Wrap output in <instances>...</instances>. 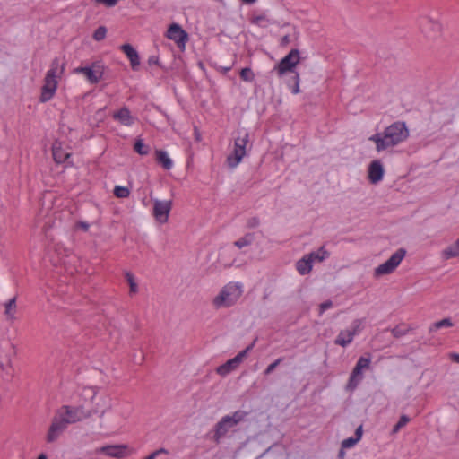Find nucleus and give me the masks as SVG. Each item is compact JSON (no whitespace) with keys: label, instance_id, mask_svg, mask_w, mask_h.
<instances>
[{"label":"nucleus","instance_id":"f257e3e1","mask_svg":"<svg viewBox=\"0 0 459 459\" xmlns=\"http://www.w3.org/2000/svg\"><path fill=\"white\" fill-rule=\"evenodd\" d=\"M91 415V411H85L82 406L63 405L52 419L46 437L47 442H55L69 424L81 421Z\"/></svg>","mask_w":459,"mask_h":459},{"label":"nucleus","instance_id":"f03ea898","mask_svg":"<svg viewBox=\"0 0 459 459\" xmlns=\"http://www.w3.org/2000/svg\"><path fill=\"white\" fill-rule=\"evenodd\" d=\"M410 136L409 128L404 121H394L383 132L372 134L368 140L376 145V151L381 152L394 148L405 142Z\"/></svg>","mask_w":459,"mask_h":459},{"label":"nucleus","instance_id":"7ed1b4c3","mask_svg":"<svg viewBox=\"0 0 459 459\" xmlns=\"http://www.w3.org/2000/svg\"><path fill=\"white\" fill-rule=\"evenodd\" d=\"M249 134L245 130L237 132L234 138L233 151L227 156L226 162L230 169L236 168L247 154V147L251 149L252 144L249 143Z\"/></svg>","mask_w":459,"mask_h":459},{"label":"nucleus","instance_id":"20e7f679","mask_svg":"<svg viewBox=\"0 0 459 459\" xmlns=\"http://www.w3.org/2000/svg\"><path fill=\"white\" fill-rule=\"evenodd\" d=\"M242 295L241 285L235 282H230L220 291L219 295L213 299V304L217 307H231Z\"/></svg>","mask_w":459,"mask_h":459},{"label":"nucleus","instance_id":"39448f33","mask_svg":"<svg viewBox=\"0 0 459 459\" xmlns=\"http://www.w3.org/2000/svg\"><path fill=\"white\" fill-rule=\"evenodd\" d=\"M406 251L403 248H399L394 252L389 259H387L385 263L378 265L375 271V276L378 277L384 274H389L393 273L395 268L400 264L403 257L405 256Z\"/></svg>","mask_w":459,"mask_h":459},{"label":"nucleus","instance_id":"423d86ee","mask_svg":"<svg viewBox=\"0 0 459 459\" xmlns=\"http://www.w3.org/2000/svg\"><path fill=\"white\" fill-rule=\"evenodd\" d=\"M299 51L297 48L291 49L275 66L274 70L279 76L288 72H294L296 65L299 63Z\"/></svg>","mask_w":459,"mask_h":459},{"label":"nucleus","instance_id":"0eeeda50","mask_svg":"<svg viewBox=\"0 0 459 459\" xmlns=\"http://www.w3.org/2000/svg\"><path fill=\"white\" fill-rule=\"evenodd\" d=\"M371 363V355L369 353L367 356H361L359 358L355 367L353 368L350 377L349 386L355 388L362 379V370L369 368Z\"/></svg>","mask_w":459,"mask_h":459},{"label":"nucleus","instance_id":"6e6552de","mask_svg":"<svg viewBox=\"0 0 459 459\" xmlns=\"http://www.w3.org/2000/svg\"><path fill=\"white\" fill-rule=\"evenodd\" d=\"M74 73L84 74L91 83L95 84L102 79L104 69L100 62H93L91 66L75 68Z\"/></svg>","mask_w":459,"mask_h":459},{"label":"nucleus","instance_id":"1a4fd4ad","mask_svg":"<svg viewBox=\"0 0 459 459\" xmlns=\"http://www.w3.org/2000/svg\"><path fill=\"white\" fill-rule=\"evenodd\" d=\"M168 39L173 40L178 48L185 49L186 44L188 40V34L178 23H172L166 33Z\"/></svg>","mask_w":459,"mask_h":459},{"label":"nucleus","instance_id":"9d476101","mask_svg":"<svg viewBox=\"0 0 459 459\" xmlns=\"http://www.w3.org/2000/svg\"><path fill=\"white\" fill-rule=\"evenodd\" d=\"M235 425L230 421V415L223 416L213 427L212 429V441L219 445L222 437H224L230 429Z\"/></svg>","mask_w":459,"mask_h":459},{"label":"nucleus","instance_id":"9b49d317","mask_svg":"<svg viewBox=\"0 0 459 459\" xmlns=\"http://www.w3.org/2000/svg\"><path fill=\"white\" fill-rule=\"evenodd\" d=\"M172 209V201H160L153 202V216L155 220L160 223H165L169 220V212Z\"/></svg>","mask_w":459,"mask_h":459},{"label":"nucleus","instance_id":"f8f14e48","mask_svg":"<svg viewBox=\"0 0 459 459\" xmlns=\"http://www.w3.org/2000/svg\"><path fill=\"white\" fill-rule=\"evenodd\" d=\"M58 86V79L49 77L48 75H45L44 78V84L41 87V92L39 97V101L42 103L48 102L50 100L57 89Z\"/></svg>","mask_w":459,"mask_h":459},{"label":"nucleus","instance_id":"ddd939ff","mask_svg":"<svg viewBox=\"0 0 459 459\" xmlns=\"http://www.w3.org/2000/svg\"><path fill=\"white\" fill-rule=\"evenodd\" d=\"M359 325L360 322L359 320H355L351 330L341 331L334 340V344L342 347L349 345L353 341L354 336L359 333Z\"/></svg>","mask_w":459,"mask_h":459},{"label":"nucleus","instance_id":"4468645a","mask_svg":"<svg viewBox=\"0 0 459 459\" xmlns=\"http://www.w3.org/2000/svg\"><path fill=\"white\" fill-rule=\"evenodd\" d=\"M385 174L384 167L379 160H372L368 168V179L371 184L380 182Z\"/></svg>","mask_w":459,"mask_h":459},{"label":"nucleus","instance_id":"2eb2a0df","mask_svg":"<svg viewBox=\"0 0 459 459\" xmlns=\"http://www.w3.org/2000/svg\"><path fill=\"white\" fill-rule=\"evenodd\" d=\"M120 49L126 55L130 60V65L133 70H137L140 65V57L137 51L134 47L128 43L120 46Z\"/></svg>","mask_w":459,"mask_h":459},{"label":"nucleus","instance_id":"dca6fc26","mask_svg":"<svg viewBox=\"0 0 459 459\" xmlns=\"http://www.w3.org/2000/svg\"><path fill=\"white\" fill-rule=\"evenodd\" d=\"M113 119L118 121L121 125L129 126L134 122V118L131 115L128 108L123 107L112 115Z\"/></svg>","mask_w":459,"mask_h":459},{"label":"nucleus","instance_id":"f3484780","mask_svg":"<svg viewBox=\"0 0 459 459\" xmlns=\"http://www.w3.org/2000/svg\"><path fill=\"white\" fill-rule=\"evenodd\" d=\"M65 63L62 62L59 57H55L50 64V68L46 75L53 78L60 79L65 73Z\"/></svg>","mask_w":459,"mask_h":459},{"label":"nucleus","instance_id":"a211bd4d","mask_svg":"<svg viewBox=\"0 0 459 459\" xmlns=\"http://www.w3.org/2000/svg\"><path fill=\"white\" fill-rule=\"evenodd\" d=\"M126 445H114L102 447V452L108 456L115 458H123L126 455Z\"/></svg>","mask_w":459,"mask_h":459},{"label":"nucleus","instance_id":"6ab92c4d","mask_svg":"<svg viewBox=\"0 0 459 459\" xmlns=\"http://www.w3.org/2000/svg\"><path fill=\"white\" fill-rule=\"evenodd\" d=\"M313 268L312 259L308 257L307 254L296 263V269L300 275L308 274Z\"/></svg>","mask_w":459,"mask_h":459},{"label":"nucleus","instance_id":"aec40b11","mask_svg":"<svg viewBox=\"0 0 459 459\" xmlns=\"http://www.w3.org/2000/svg\"><path fill=\"white\" fill-rule=\"evenodd\" d=\"M155 160L166 170H169L173 166L172 160L169 157L167 152L164 150L155 151Z\"/></svg>","mask_w":459,"mask_h":459},{"label":"nucleus","instance_id":"412c9836","mask_svg":"<svg viewBox=\"0 0 459 459\" xmlns=\"http://www.w3.org/2000/svg\"><path fill=\"white\" fill-rule=\"evenodd\" d=\"M239 363L237 361V359H230L227 360L224 364L219 366L216 368L217 374L220 376L225 377L229 375L231 371L237 369L239 367Z\"/></svg>","mask_w":459,"mask_h":459},{"label":"nucleus","instance_id":"4be33fe9","mask_svg":"<svg viewBox=\"0 0 459 459\" xmlns=\"http://www.w3.org/2000/svg\"><path fill=\"white\" fill-rule=\"evenodd\" d=\"M53 159L56 163L65 162L69 157L70 153L66 152L60 145L54 144L52 147Z\"/></svg>","mask_w":459,"mask_h":459},{"label":"nucleus","instance_id":"5701e85b","mask_svg":"<svg viewBox=\"0 0 459 459\" xmlns=\"http://www.w3.org/2000/svg\"><path fill=\"white\" fill-rule=\"evenodd\" d=\"M457 256H459V238L454 244L448 246L442 251V257L445 260H449Z\"/></svg>","mask_w":459,"mask_h":459},{"label":"nucleus","instance_id":"b1692460","mask_svg":"<svg viewBox=\"0 0 459 459\" xmlns=\"http://www.w3.org/2000/svg\"><path fill=\"white\" fill-rule=\"evenodd\" d=\"M308 257L314 261L323 262L330 256V253L325 249V246L320 247L316 251L307 254Z\"/></svg>","mask_w":459,"mask_h":459},{"label":"nucleus","instance_id":"393cba45","mask_svg":"<svg viewBox=\"0 0 459 459\" xmlns=\"http://www.w3.org/2000/svg\"><path fill=\"white\" fill-rule=\"evenodd\" d=\"M255 239V233L247 232L243 237L238 238L234 242V246L238 248H243L245 247L250 246Z\"/></svg>","mask_w":459,"mask_h":459},{"label":"nucleus","instance_id":"a878e982","mask_svg":"<svg viewBox=\"0 0 459 459\" xmlns=\"http://www.w3.org/2000/svg\"><path fill=\"white\" fill-rule=\"evenodd\" d=\"M15 312H16V298L13 297V298L10 299L4 304V314L8 319L13 320Z\"/></svg>","mask_w":459,"mask_h":459},{"label":"nucleus","instance_id":"bb28decb","mask_svg":"<svg viewBox=\"0 0 459 459\" xmlns=\"http://www.w3.org/2000/svg\"><path fill=\"white\" fill-rule=\"evenodd\" d=\"M411 330V327H409L405 324H400L396 325L395 327L391 329V333L394 338H400L407 334Z\"/></svg>","mask_w":459,"mask_h":459},{"label":"nucleus","instance_id":"cd10ccee","mask_svg":"<svg viewBox=\"0 0 459 459\" xmlns=\"http://www.w3.org/2000/svg\"><path fill=\"white\" fill-rule=\"evenodd\" d=\"M134 150L138 154L143 156L150 152V146L145 144L142 139H137L134 144Z\"/></svg>","mask_w":459,"mask_h":459},{"label":"nucleus","instance_id":"c85d7f7f","mask_svg":"<svg viewBox=\"0 0 459 459\" xmlns=\"http://www.w3.org/2000/svg\"><path fill=\"white\" fill-rule=\"evenodd\" d=\"M258 338H255L253 340V342L246 347L245 350H243L242 351H240L237 356L234 357L235 359H237V361L240 364L242 362V360L246 358V356L247 355V353L255 347L256 342H257Z\"/></svg>","mask_w":459,"mask_h":459},{"label":"nucleus","instance_id":"c756f323","mask_svg":"<svg viewBox=\"0 0 459 459\" xmlns=\"http://www.w3.org/2000/svg\"><path fill=\"white\" fill-rule=\"evenodd\" d=\"M258 338H255L253 340V342L246 347L245 350H243L242 351H240L237 356L234 357L235 359H237V361L240 364L242 362V360L246 358V356L247 355V353L255 347L256 342H257Z\"/></svg>","mask_w":459,"mask_h":459},{"label":"nucleus","instance_id":"7c9ffc66","mask_svg":"<svg viewBox=\"0 0 459 459\" xmlns=\"http://www.w3.org/2000/svg\"><path fill=\"white\" fill-rule=\"evenodd\" d=\"M247 415V411H236L230 415V421L237 426L240 421H242L245 417Z\"/></svg>","mask_w":459,"mask_h":459},{"label":"nucleus","instance_id":"2f4dec72","mask_svg":"<svg viewBox=\"0 0 459 459\" xmlns=\"http://www.w3.org/2000/svg\"><path fill=\"white\" fill-rule=\"evenodd\" d=\"M240 78L245 81L251 82L255 80V74L249 67H245L240 70L239 73Z\"/></svg>","mask_w":459,"mask_h":459},{"label":"nucleus","instance_id":"473e14b6","mask_svg":"<svg viewBox=\"0 0 459 459\" xmlns=\"http://www.w3.org/2000/svg\"><path fill=\"white\" fill-rule=\"evenodd\" d=\"M453 325H454V324L450 318H444L442 320L435 322L432 325V327L430 328V330H432V329L437 330L442 327H452Z\"/></svg>","mask_w":459,"mask_h":459},{"label":"nucleus","instance_id":"72a5a7b5","mask_svg":"<svg viewBox=\"0 0 459 459\" xmlns=\"http://www.w3.org/2000/svg\"><path fill=\"white\" fill-rule=\"evenodd\" d=\"M411 420V419L403 414L400 417L398 422L393 427V429H392V432L393 433H397L402 428H403L409 421Z\"/></svg>","mask_w":459,"mask_h":459},{"label":"nucleus","instance_id":"f704fd0d","mask_svg":"<svg viewBox=\"0 0 459 459\" xmlns=\"http://www.w3.org/2000/svg\"><path fill=\"white\" fill-rule=\"evenodd\" d=\"M114 195L118 198H126L130 195V190L126 186H117L114 188Z\"/></svg>","mask_w":459,"mask_h":459},{"label":"nucleus","instance_id":"c9c22d12","mask_svg":"<svg viewBox=\"0 0 459 459\" xmlns=\"http://www.w3.org/2000/svg\"><path fill=\"white\" fill-rule=\"evenodd\" d=\"M107 35V29L105 26H100L98 27L94 33H93V39L97 41H100L106 38Z\"/></svg>","mask_w":459,"mask_h":459},{"label":"nucleus","instance_id":"e433bc0d","mask_svg":"<svg viewBox=\"0 0 459 459\" xmlns=\"http://www.w3.org/2000/svg\"><path fill=\"white\" fill-rule=\"evenodd\" d=\"M291 80L293 81V85L290 86L291 92L293 94H298L299 92V74L295 72V74L292 76Z\"/></svg>","mask_w":459,"mask_h":459},{"label":"nucleus","instance_id":"4c0bfd02","mask_svg":"<svg viewBox=\"0 0 459 459\" xmlns=\"http://www.w3.org/2000/svg\"><path fill=\"white\" fill-rule=\"evenodd\" d=\"M260 219L257 216H254L251 218H248L246 222V227L247 229H256L260 226Z\"/></svg>","mask_w":459,"mask_h":459},{"label":"nucleus","instance_id":"58836bf2","mask_svg":"<svg viewBox=\"0 0 459 459\" xmlns=\"http://www.w3.org/2000/svg\"><path fill=\"white\" fill-rule=\"evenodd\" d=\"M126 278L130 286V292L135 293L137 291V284L134 281V275L130 273H126Z\"/></svg>","mask_w":459,"mask_h":459},{"label":"nucleus","instance_id":"ea45409f","mask_svg":"<svg viewBox=\"0 0 459 459\" xmlns=\"http://www.w3.org/2000/svg\"><path fill=\"white\" fill-rule=\"evenodd\" d=\"M283 361V358H278L273 363H271L264 371L265 376L270 375L275 368Z\"/></svg>","mask_w":459,"mask_h":459},{"label":"nucleus","instance_id":"a19ab883","mask_svg":"<svg viewBox=\"0 0 459 459\" xmlns=\"http://www.w3.org/2000/svg\"><path fill=\"white\" fill-rule=\"evenodd\" d=\"M358 438L351 437L342 441V448L346 449L352 447L358 443Z\"/></svg>","mask_w":459,"mask_h":459},{"label":"nucleus","instance_id":"79ce46f5","mask_svg":"<svg viewBox=\"0 0 459 459\" xmlns=\"http://www.w3.org/2000/svg\"><path fill=\"white\" fill-rule=\"evenodd\" d=\"M333 307L332 300L328 299L319 305V315H322L326 309Z\"/></svg>","mask_w":459,"mask_h":459},{"label":"nucleus","instance_id":"37998d69","mask_svg":"<svg viewBox=\"0 0 459 459\" xmlns=\"http://www.w3.org/2000/svg\"><path fill=\"white\" fill-rule=\"evenodd\" d=\"M160 454H169L168 450L165 448H160L158 450L153 451L148 456H146L144 459H155Z\"/></svg>","mask_w":459,"mask_h":459},{"label":"nucleus","instance_id":"c03bdc74","mask_svg":"<svg viewBox=\"0 0 459 459\" xmlns=\"http://www.w3.org/2000/svg\"><path fill=\"white\" fill-rule=\"evenodd\" d=\"M290 43V38L289 35H285L281 39V46L287 47Z\"/></svg>","mask_w":459,"mask_h":459},{"label":"nucleus","instance_id":"a18cd8bd","mask_svg":"<svg viewBox=\"0 0 459 459\" xmlns=\"http://www.w3.org/2000/svg\"><path fill=\"white\" fill-rule=\"evenodd\" d=\"M265 20L264 16L259 15L255 18H253L252 22L257 25H260L263 21Z\"/></svg>","mask_w":459,"mask_h":459},{"label":"nucleus","instance_id":"49530a36","mask_svg":"<svg viewBox=\"0 0 459 459\" xmlns=\"http://www.w3.org/2000/svg\"><path fill=\"white\" fill-rule=\"evenodd\" d=\"M98 1L105 4L107 6H114L118 0H98Z\"/></svg>","mask_w":459,"mask_h":459},{"label":"nucleus","instance_id":"de8ad7c7","mask_svg":"<svg viewBox=\"0 0 459 459\" xmlns=\"http://www.w3.org/2000/svg\"><path fill=\"white\" fill-rule=\"evenodd\" d=\"M361 437H362V426L360 425V426H359L357 428V429L355 431V437H354L358 438V441H359Z\"/></svg>","mask_w":459,"mask_h":459},{"label":"nucleus","instance_id":"09e8293b","mask_svg":"<svg viewBox=\"0 0 459 459\" xmlns=\"http://www.w3.org/2000/svg\"><path fill=\"white\" fill-rule=\"evenodd\" d=\"M148 63L150 65H152V64L159 65V57L157 56H152L149 57Z\"/></svg>","mask_w":459,"mask_h":459},{"label":"nucleus","instance_id":"8fccbe9b","mask_svg":"<svg viewBox=\"0 0 459 459\" xmlns=\"http://www.w3.org/2000/svg\"><path fill=\"white\" fill-rule=\"evenodd\" d=\"M77 226L82 229L84 231H87L89 230V224L85 221H79L77 223Z\"/></svg>","mask_w":459,"mask_h":459},{"label":"nucleus","instance_id":"3c124183","mask_svg":"<svg viewBox=\"0 0 459 459\" xmlns=\"http://www.w3.org/2000/svg\"><path fill=\"white\" fill-rule=\"evenodd\" d=\"M344 456H345L344 449H342V448L341 447V449L339 450V453H338V457H339L340 459H343V458H344Z\"/></svg>","mask_w":459,"mask_h":459},{"label":"nucleus","instance_id":"603ef678","mask_svg":"<svg viewBox=\"0 0 459 459\" xmlns=\"http://www.w3.org/2000/svg\"><path fill=\"white\" fill-rule=\"evenodd\" d=\"M453 359L454 361L459 363V354H454Z\"/></svg>","mask_w":459,"mask_h":459},{"label":"nucleus","instance_id":"864d4df0","mask_svg":"<svg viewBox=\"0 0 459 459\" xmlns=\"http://www.w3.org/2000/svg\"><path fill=\"white\" fill-rule=\"evenodd\" d=\"M37 459H48V457L45 454H40Z\"/></svg>","mask_w":459,"mask_h":459},{"label":"nucleus","instance_id":"5fc2aeb1","mask_svg":"<svg viewBox=\"0 0 459 459\" xmlns=\"http://www.w3.org/2000/svg\"><path fill=\"white\" fill-rule=\"evenodd\" d=\"M243 2L247 3V4H253L255 3L256 0H242Z\"/></svg>","mask_w":459,"mask_h":459},{"label":"nucleus","instance_id":"6e6d98bb","mask_svg":"<svg viewBox=\"0 0 459 459\" xmlns=\"http://www.w3.org/2000/svg\"><path fill=\"white\" fill-rule=\"evenodd\" d=\"M230 69H231V67H225L224 72L226 73V72L230 71Z\"/></svg>","mask_w":459,"mask_h":459}]
</instances>
